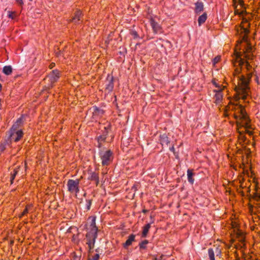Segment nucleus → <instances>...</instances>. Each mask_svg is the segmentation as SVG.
Segmentation results:
<instances>
[{"label": "nucleus", "instance_id": "f257e3e1", "mask_svg": "<svg viewBox=\"0 0 260 260\" xmlns=\"http://www.w3.org/2000/svg\"><path fill=\"white\" fill-rule=\"evenodd\" d=\"M237 59H239L240 68L235 71V77L238 81V91L242 98L245 99L248 95L249 90V83L252 77L253 72L252 66L244 58L241 57L240 53H237Z\"/></svg>", "mask_w": 260, "mask_h": 260}, {"label": "nucleus", "instance_id": "f03ea898", "mask_svg": "<svg viewBox=\"0 0 260 260\" xmlns=\"http://www.w3.org/2000/svg\"><path fill=\"white\" fill-rule=\"evenodd\" d=\"M234 108L235 112L234 113L235 118L237 121V125L241 127H243L245 129L251 128L250 125V120L248 117L244 108L240 105H236L233 106L232 109Z\"/></svg>", "mask_w": 260, "mask_h": 260}, {"label": "nucleus", "instance_id": "7ed1b4c3", "mask_svg": "<svg viewBox=\"0 0 260 260\" xmlns=\"http://www.w3.org/2000/svg\"><path fill=\"white\" fill-rule=\"evenodd\" d=\"M99 155L103 166H108L113 161L114 154L110 149H102L99 151Z\"/></svg>", "mask_w": 260, "mask_h": 260}, {"label": "nucleus", "instance_id": "20e7f679", "mask_svg": "<svg viewBox=\"0 0 260 260\" xmlns=\"http://www.w3.org/2000/svg\"><path fill=\"white\" fill-rule=\"evenodd\" d=\"M79 179H69L67 184L68 190L71 193H75L77 195L80 191Z\"/></svg>", "mask_w": 260, "mask_h": 260}, {"label": "nucleus", "instance_id": "39448f33", "mask_svg": "<svg viewBox=\"0 0 260 260\" xmlns=\"http://www.w3.org/2000/svg\"><path fill=\"white\" fill-rule=\"evenodd\" d=\"M98 237V233L87 232L86 234V244L89 248V252L94 248L95 240Z\"/></svg>", "mask_w": 260, "mask_h": 260}, {"label": "nucleus", "instance_id": "423d86ee", "mask_svg": "<svg viewBox=\"0 0 260 260\" xmlns=\"http://www.w3.org/2000/svg\"><path fill=\"white\" fill-rule=\"evenodd\" d=\"M96 217L91 216L89 217L87 224V231L88 232L98 233V228L95 223Z\"/></svg>", "mask_w": 260, "mask_h": 260}, {"label": "nucleus", "instance_id": "0eeeda50", "mask_svg": "<svg viewBox=\"0 0 260 260\" xmlns=\"http://www.w3.org/2000/svg\"><path fill=\"white\" fill-rule=\"evenodd\" d=\"M49 81V87H52L60 77V72L57 70H52L48 76Z\"/></svg>", "mask_w": 260, "mask_h": 260}, {"label": "nucleus", "instance_id": "6e6552de", "mask_svg": "<svg viewBox=\"0 0 260 260\" xmlns=\"http://www.w3.org/2000/svg\"><path fill=\"white\" fill-rule=\"evenodd\" d=\"M223 88H220L217 89H214L213 92L215 93L214 99L215 100V103L218 105L221 103L223 99L222 93Z\"/></svg>", "mask_w": 260, "mask_h": 260}, {"label": "nucleus", "instance_id": "1a4fd4ad", "mask_svg": "<svg viewBox=\"0 0 260 260\" xmlns=\"http://www.w3.org/2000/svg\"><path fill=\"white\" fill-rule=\"evenodd\" d=\"M194 12L196 15H200L204 10V3L199 0L194 3Z\"/></svg>", "mask_w": 260, "mask_h": 260}, {"label": "nucleus", "instance_id": "9d476101", "mask_svg": "<svg viewBox=\"0 0 260 260\" xmlns=\"http://www.w3.org/2000/svg\"><path fill=\"white\" fill-rule=\"evenodd\" d=\"M252 49V46L249 44H247V47L246 48L245 51H244V49H243L244 57L247 60H251L253 58Z\"/></svg>", "mask_w": 260, "mask_h": 260}, {"label": "nucleus", "instance_id": "9b49d317", "mask_svg": "<svg viewBox=\"0 0 260 260\" xmlns=\"http://www.w3.org/2000/svg\"><path fill=\"white\" fill-rule=\"evenodd\" d=\"M23 135V133L22 130H19L15 132V133H10V136L11 140H14L15 142L19 141Z\"/></svg>", "mask_w": 260, "mask_h": 260}, {"label": "nucleus", "instance_id": "f8f14e48", "mask_svg": "<svg viewBox=\"0 0 260 260\" xmlns=\"http://www.w3.org/2000/svg\"><path fill=\"white\" fill-rule=\"evenodd\" d=\"M107 80V83L106 84V89L108 90V92H111L113 90L114 88L113 77L108 75Z\"/></svg>", "mask_w": 260, "mask_h": 260}, {"label": "nucleus", "instance_id": "ddd939ff", "mask_svg": "<svg viewBox=\"0 0 260 260\" xmlns=\"http://www.w3.org/2000/svg\"><path fill=\"white\" fill-rule=\"evenodd\" d=\"M104 114V111L96 106L93 107V115L95 116L102 117Z\"/></svg>", "mask_w": 260, "mask_h": 260}, {"label": "nucleus", "instance_id": "4468645a", "mask_svg": "<svg viewBox=\"0 0 260 260\" xmlns=\"http://www.w3.org/2000/svg\"><path fill=\"white\" fill-rule=\"evenodd\" d=\"M135 235L134 234H131L128 237V239L125 241V242L123 244V247L126 248L128 246L132 245L133 242L135 241Z\"/></svg>", "mask_w": 260, "mask_h": 260}, {"label": "nucleus", "instance_id": "2eb2a0df", "mask_svg": "<svg viewBox=\"0 0 260 260\" xmlns=\"http://www.w3.org/2000/svg\"><path fill=\"white\" fill-rule=\"evenodd\" d=\"M151 228V223H147L143 227L142 238H146L148 235L149 231Z\"/></svg>", "mask_w": 260, "mask_h": 260}, {"label": "nucleus", "instance_id": "dca6fc26", "mask_svg": "<svg viewBox=\"0 0 260 260\" xmlns=\"http://www.w3.org/2000/svg\"><path fill=\"white\" fill-rule=\"evenodd\" d=\"M82 17V12L80 11H77L75 13L74 16L72 19V21L75 23H79V21Z\"/></svg>", "mask_w": 260, "mask_h": 260}, {"label": "nucleus", "instance_id": "f3484780", "mask_svg": "<svg viewBox=\"0 0 260 260\" xmlns=\"http://www.w3.org/2000/svg\"><path fill=\"white\" fill-rule=\"evenodd\" d=\"M150 24L153 30V31L157 33L160 29V26L157 22H156L154 19H151L150 20Z\"/></svg>", "mask_w": 260, "mask_h": 260}, {"label": "nucleus", "instance_id": "a211bd4d", "mask_svg": "<svg viewBox=\"0 0 260 260\" xmlns=\"http://www.w3.org/2000/svg\"><path fill=\"white\" fill-rule=\"evenodd\" d=\"M187 175L188 181L191 184H193L194 183V179L193 177L194 176V173L192 172V170L190 169H188L187 171Z\"/></svg>", "mask_w": 260, "mask_h": 260}, {"label": "nucleus", "instance_id": "6ab92c4d", "mask_svg": "<svg viewBox=\"0 0 260 260\" xmlns=\"http://www.w3.org/2000/svg\"><path fill=\"white\" fill-rule=\"evenodd\" d=\"M207 19V14L206 12H204L202 15L199 16L198 19V24L201 26L202 24L204 23Z\"/></svg>", "mask_w": 260, "mask_h": 260}, {"label": "nucleus", "instance_id": "aec40b11", "mask_svg": "<svg viewBox=\"0 0 260 260\" xmlns=\"http://www.w3.org/2000/svg\"><path fill=\"white\" fill-rule=\"evenodd\" d=\"M3 72L6 75L8 76L12 73V68L11 66H6L3 68Z\"/></svg>", "mask_w": 260, "mask_h": 260}, {"label": "nucleus", "instance_id": "412c9836", "mask_svg": "<svg viewBox=\"0 0 260 260\" xmlns=\"http://www.w3.org/2000/svg\"><path fill=\"white\" fill-rule=\"evenodd\" d=\"M90 179L91 180L96 181V185H98L99 182V175L97 173L93 172L91 174Z\"/></svg>", "mask_w": 260, "mask_h": 260}, {"label": "nucleus", "instance_id": "4be33fe9", "mask_svg": "<svg viewBox=\"0 0 260 260\" xmlns=\"http://www.w3.org/2000/svg\"><path fill=\"white\" fill-rule=\"evenodd\" d=\"M105 128L106 129V127H105ZM107 135L108 132L107 130H105V132H104L102 135H100L98 137V142H104L107 138Z\"/></svg>", "mask_w": 260, "mask_h": 260}, {"label": "nucleus", "instance_id": "5701e85b", "mask_svg": "<svg viewBox=\"0 0 260 260\" xmlns=\"http://www.w3.org/2000/svg\"><path fill=\"white\" fill-rule=\"evenodd\" d=\"M18 172V169H15L14 171L11 173V177H10V181L11 184H12L13 183L14 180Z\"/></svg>", "mask_w": 260, "mask_h": 260}, {"label": "nucleus", "instance_id": "b1692460", "mask_svg": "<svg viewBox=\"0 0 260 260\" xmlns=\"http://www.w3.org/2000/svg\"><path fill=\"white\" fill-rule=\"evenodd\" d=\"M148 243V241L144 240L139 243V248L140 249H145L147 248V245Z\"/></svg>", "mask_w": 260, "mask_h": 260}, {"label": "nucleus", "instance_id": "393cba45", "mask_svg": "<svg viewBox=\"0 0 260 260\" xmlns=\"http://www.w3.org/2000/svg\"><path fill=\"white\" fill-rule=\"evenodd\" d=\"M208 252L210 260H215V254L213 249L211 248H209Z\"/></svg>", "mask_w": 260, "mask_h": 260}, {"label": "nucleus", "instance_id": "a878e982", "mask_svg": "<svg viewBox=\"0 0 260 260\" xmlns=\"http://www.w3.org/2000/svg\"><path fill=\"white\" fill-rule=\"evenodd\" d=\"M8 17L11 19H15L17 17V13L15 11L8 12Z\"/></svg>", "mask_w": 260, "mask_h": 260}, {"label": "nucleus", "instance_id": "bb28decb", "mask_svg": "<svg viewBox=\"0 0 260 260\" xmlns=\"http://www.w3.org/2000/svg\"><path fill=\"white\" fill-rule=\"evenodd\" d=\"M19 126L18 125V124H17V123H15L12 125V127H11V129H10V133H15V132H16V131H19V130L18 129V128H19Z\"/></svg>", "mask_w": 260, "mask_h": 260}, {"label": "nucleus", "instance_id": "cd10ccee", "mask_svg": "<svg viewBox=\"0 0 260 260\" xmlns=\"http://www.w3.org/2000/svg\"><path fill=\"white\" fill-rule=\"evenodd\" d=\"M100 255L96 253L94 255H90L88 256V260H99Z\"/></svg>", "mask_w": 260, "mask_h": 260}, {"label": "nucleus", "instance_id": "c85d7f7f", "mask_svg": "<svg viewBox=\"0 0 260 260\" xmlns=\"http://www.w3.org/2000/svg\"><path fill=\"white\" fill-rule=\"evenodd\" d=\"M86 209L87 211L89 210L90 209V207L92 203L91 200H86Z\"/></svg>", "mask_w": 260, "mask_h": 260}, {"label": "nucleus", "instance_id": "c756f323", "mask_svg": "<svg viewBox=\"0 0 260 260\" xmlns=\"http://www.w3.org/2000/svg\"><path fill=\"white\" fill-rule=\"evenodd\" d=\"M71 259L72 260H80V256L77 255L76 252H73L71 254Z\"/></svg>", "mask_w": 260, "mask_h": 260}, {"label": "nucleus", "instance_id": "7c9ffc66", "mask_svg": "<svg viewBox=\"0 0 260 260\" xmlns=\"http://www.w3.org/2000/svg\"><path fill=\"white\" fill-rule=\"evenodd\" d=\"M161 142L162 144L165 143L166 144H168L169 143L168 138L165 135L162 136Z\"/></svg>", "mask_w": 260, "mask_h": 260}, {"label": "nucleus", "instance_id": "2f4dec72", "mask_svg": "<svg viewBox=\"0 0 260 260\" xmlns=\"http://www.w3.org/2000/svg\"><path fill=\"white\" fill-rule=\"evenodd\" d=\"M31 207H32L31 204L26 205L25 209L23 211V214H25V215L28 212V210Z\"/></svg>", "mask_w": 260, "mask_h": 260}, {"label": "nucleus", "instance_id": "473e14b6", "mask_svg": "<svg viewBox=\"0 0 260 260\" xmlns=\"http://www.w3.org/2000/svg\"><path fill=\"white\" fill-rule=\"evenodd\" d=\"M220 59V56H217L215 57L212 61L213 64L215 65L216 63H217L219 61Z\"/></svg>", "mask_w": 260, "mask_h": 260}, {"label": "nucleus", "instance_id": "72a5a7b5", "mask_svg": "<svg viewBox=\"0 0 260 260\" xmlns=\"http://www.w3.org/2000/svg\"><path fill=\"white\" fill-rule=\"evenodd\" d=\"M6 149V144H0V151L3 152Z\"/></svg>", "mask_w": 260, "mask_h": 260}, {"label": "nucleus", "instance_id": "f704fd0d", "mask_svg": "<svg viewBox=\"0 0 260 260\" xmlns=\"http://www.w3.org/2000/svg\"><path fill=\"white\" fill-rule=\"evenodd\" d=\"M22 123V117H20L19 118H18L16 122H15V123H17L18 125L19 126L21 123Z\"/></svg>", "mask_w": 260, "mask_h": 260}, {"label": "nucleus", "instance_id": "c9c22d12", "mask_svg": "<svg viewBox=\"0 0 260 260\" xmlns=\"http://www.w3.org/2000/svg\"><path fill=\"white\" fill-rule=\"evenodd\" d=\"M213 83V84L215 85V87H217L218 89H220V88H222L221 87H220V86L217 84L214 81H213L212 82ZM223 89V87L222 88Z\"/></svg>", "mask_w": 260, "mask_h": 260}, {"label": "nucleus", "instance_id": "e433bc0d", "mask_svg": "<svg viewBox=\"0 0 260 260\" xmlns=\"http://www.w3.org/2000/svg\"><path fill=\"white\" fill-rule=\"evenodd\" d=\"M55 63H54V62H52V63H51L50 64V65H49V68L51 69H52L53 68H54V67H55Z\"/></svg>", "mask_w": 260, "mask_h": 260}, {"label": "nucleus", "instance_id": "4c0bfd02", "mask_svg": "<svg viewBox=\"0 0 260 260\" xmlns=\"http://www.w3.org/2000/svg\"><path fill=\"white\" fill-rule=\"evenodd\" d=\"M16 2L19 4V5H22L23 4V1L22 0H15Z\"/></svg>", "mask_w": 260, "mask_h": 260}, {"label": "nucleus", "instance_id": "58836bf2", "mask_svg": "<svg viewBox=\"0 0 260 260\" xmlns=\"http://www.w3.org/2000/svg\"><path fill=\"white\" fill-rule=\"evenodd\" d=\"M132 34L134 36V38H137L138 37V35L136 31H134Z\"/></svg>", "mask_w": 260, "mask_h": 260}, {"label": "nucleus", "instance_id": "ea45409f", "mask_svg": "<svg viewBox=\"0 0 260 260\" xmlns=\"http://www.w3.org/2000/svg\"><path fill=\"white\" fill-rule=\"evenodd\" d=\"M102 142H98V147L99 148H101L102 147Z\"/></svg>", "mask_w": 260, "mask_h": 260}, {"label": "nucleus", "instance_id": "a19ab883", "mask_svg": "<svg viewBox=\"0 0 260 260\" xmlns=\"http://www.w3.org/2000/svg\"><path fill=\"white\" fill-rule=\"evenodd\" d=\"M244 30V32L245 33V34H247L248 32H249V31L246 28H243Z\"/></svg>", "mask_w": 260, "mask_h": 260}, {"label": "nucleus", "instance_id": "79ce46f5", "mask_svg": "<svg viewBox=\"0 0 260 260\" xmlns=\"http://www.w3.org/2000/svg\"><path fill=\"white\" fill-rule=\"evenodd\" d=\"M148 210H146V209H143V210H142V212H143V213H147V212H148Z\"/></svg>", "mask_w": 260, "mask_h": 260}, {"label": "nucleus", "instance_id": "37998d69", "mask_svg": "<svg viewBox=\"0 0 260 260\" xmlns=\"http://www.w3.org/2000/svg\"><path fill=\"white\" fill-rule=\"evenodd\" d=\"M235 13H236V14H237V15H240V14H241V13H239V12H238V10H235Z\"/></svg>", "mask_w": 260, "mask_h": 260}, {"label": "nucleus", "instance_id": "c03bdc74", "mask_svg": "<svg viewBox=\"0 0 260 260\" xmlns=\"http://www.w3.org/2000/svg\"><path fill=\"white\" fill-rule=\"evenodd\" d=\"M170 150H171V151H174V150H175L174 147L173 146V147H172L171 148H170Z\"/></svg>", "mask_w": 260, "mask_h": 260}, {"label": "nucleus", "instance_id": "a18cd8bd", "mask_svg": "<svg viewBox=\"0 0 260 260\" xmlns=\"http://www.w3.org/2000/svg\"><path fill=\"white\" fill-rule=\"evenodd\" d=\"M255 198L256 199V200H259L260 199V195H257L255 197Z\"/></svg>", "mask_w": 260, "mask_h": 260}, {"label": "nucleus", "instance_id": "49530a36", "mask_svg": "<svg viewBox=\"0 0 260 260\" xmlns=\"http://www.w3.org/2000/svg\"><path fill=\"white\" fill-rule=\"evenodd\" d=\"M224 115L226 117L228 116V114L227 111H224Z\"/></svg>", "mask_w": 260, "mask_h": 260}, {"label": "nucleus", "instance_id": "de8ad7c7", "mask_svg": "<svg viewBox=\"0 0 260 260\" xmlns=\"http://www.w3.org/2000/svg\"><path fill=\"white\" fill-rule=\"evenodd\" d=\"M25 214H23V212L20 214V215L19 216V217L20 218H21L22 216H24Z\"/></svg>", "mask_w": 260, "mask_h": 260}, {"label": "nucleus", "instance_id": "09e8293b", "mask_svg": "<svg viewBox=\"0 0 260 260\" xmlns=\"http://www.w3.org/2000/svg\"><path fill=\"white\" fill-rule=\"evenodd\" d=\"M243 4V2L242 1H240V5H242Z\"/></svg>", "mask_w": 260, "mask_h": 260}]
</instances>
